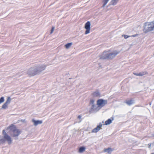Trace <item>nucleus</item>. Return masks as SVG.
Masks as SVG:
<instances>
[{
  "mask_svg": "<svg viewBox=\"0 0 154 154\" xmlns=\"http://www.w3.org/2000/svg\"><path fill=\"white\" fill-rule=\"evenodd\" d=\"M3 134L4 135V139L7 140L9 144H11L12 143V140L11 137L8 135L5 132V130H3Z\"/></svg>",
  "mask_w": 154,
  "mask_h": 154,
  "instance_id": "7",
  "label": "nucleus"
},
{
  "mask_svg": "<svg viewBox=\"0 0 154 154\" xmlns=\"http://www.w3.org/2000/svg\"><path fill=\"white\" fill-rule=\"evenodd\" d=\"M145 72H141L138 73V76H142L146 74Z\"/></svg>",
  "mask_w": 154,
  "mask_h": 154,
  "instance_id": "23",
  "label": "nucleus"
},
{
  "mask_svg": "<svg viewBox=\"0 0 154 154\" xmlns=\"http://www.w3.org/2000/svg\"><path fill=\"white\" fill-rule=\"evenodd\" d=\"M132 36H133V37H135V35H132Z\"/></svg>",
  "mask_w": 154,
  "mask_h": 154,
  "instance_id": "29",
  "label": "nucleus"
},
{
  "mask_svg": "<svg viewBox=\"0 0 154 154\" xmlns=\"http://www.w3.org/2000/svg\"><path fill=\"white\" fill-rule=\"evenodd\" d=\"M8 104L5 103H4V104L2 105V109H6L8 107Z\"/></svg>",
  "mask_w": 154,
  "mask_h": 154,
  "instance_id": "18",
  "label": "nucleus"
},
{
  "mask_svg": "<svg viewBox=\"0 0 154 154\" xmlns=\"http://www.w3.org/2000/svg\"><path fill=\"white\" fill-rule=\"evenodd\" d=\"M154 31V21L144 23L143 31L145 32Z\"/></svg>",
  "mask_w": 154,
  "mask_h": 154,
  "instance_id": "3",
  "label": "nucleus"
},
{
  "mask_svg": "<svg viewBox=\"0 0 154 154\" xmlns=\"http://www.w3.org/2000/svg\"><path fill=\"white\" fill-rule=\"evenodd\" d=\"M32 122L33 123L34 125L35 126H36L39 124H41L42 123V121L35 120L34 119H32Z\"/></svg>",
  "mask_w": 154,
  "mask_h": 154,
  "instance_id": "11",
  "label": "nucleus"
},
{
  "mask_svg": "<svg viewBox=\"0 0 154 154\" xmlns=\"http://www.w3.org/2000/svg\"><path fill=\"white\" fill-rule=\"evenodd\" d=\"M117 0H112L110 2L111 4L113 5H116L117 3Z\"/></svg>",
  "mask_w": 154,
  "mask_h": 154,
  "instance_id": "19",
  "label": "nucleus"
},
{
  "mask_svg": "<svg viewBox=\"0 0 154 154\" xmlns=\"http://www.w3.org/2000/svg\"><path fill=\"white\" fill-rule=\"evenodd\" d=\"M21 121H23V120H21Z\"/></svg>",
  "mask_w": 154,
  "mask_h": 154,
  "instance_id": "30",
  "label": "nucleus"
},
{
  "mask_svg": "<svg viewBox=\"0 0 154 154\" xmlns=\"http://www.w3.org/2000/svg\"><path fill=\"white\" fill-rule=\"evenodd\" d=\"M40 70H36V68L35 66L31 67L27 71V73L30 76H34L38 74Z\"/></svg>",
  "mask_w": 154,
  "mask_h": 154,
  "instance_id": "5",
  "label": "nucleus"
},
{
  "mask_svg": "<svg viewBox=\"0 0 154 154\" xmlns=\"http://www.w3.org/2000/svg\"><path fill=\"white\" fill-rule=\"evenodd\" d=\"M9 130L10 135L13 137H16L15 139L20 134L21 132L19 129L16 128L14 125H12L7 128V130Z\"/></svg>",
  "mask_w": 154,
  "mask_h": 154,
  "instance_id": "2",
  "label": "nucleus"
},
{
  "mask_svg": "<svg viewBox=\"0 0 154 154\" xmlns=\"http://www.w3.org/2000/svg\"><path fill=\"white\" fill-rule=\"evenodd\" d=\"M122 36L124 37L126 39L128 38V37H130L131 36L129 35H122Z\"/></svg>",
  "mask_w": 154,
  "mask_h": 154,
  "instance_id": "25",
  "label": "nucleus"
},
{
  "mask_svg": "<svg viewBox=\"0 0 154 154\" xmlns=\"http://www.w3.org/2000/svg\"><path fill=\"white\" fill-rule=\"evenodd\" d=\"M5 140L2 137H0V144L4 143Z\"/></svg>",
  "mask_w": 154,
  "mask_h": 154,
  "instance_id": "20",
  "label": "nucleus"
},
{
  "mask_svg": "<svg viewBox=\"0 0 154 154\" xmlns=\"http://www.w3.org/2000/svg\"><path fill=\"white\" fill-rule=\"evenodd\" d=\"M102 126V124L101 123H100L99 125H97V127L92 130V133H97V132L101 128Z\"/></svg>",
  "mask_w": 154,
  "mask_h": 154,
  "instance_id": "10",
  "label": "nucleus"
},
{
  "mask_svg": "<svg viewBox=\"0 0 154 154\" xmlns=\"http://www.w3.org/2000/svg\"><path fill=\"white\" fill-rule=\"evenodd\" d=\"M90 104L91 105L90 110V112L91 113L96 112L98 111L100 108L98 105L94 104V100H91L90 101Z\"/></svg>",
  "mask_w": 154,
  "mask_h": 154,
  "instance_id": "4",
  "label": "nucleus"
},
{
  "mask_svg": "<svg viewBox=\"0 0 154 154\" xmlns=\"http://www.w3.org/2000/svg\"><path fill=\"white\" fill-rule=\"evenodd\" d=\"M113 149L110 148H108L107 149H104V151L105 152H107V153L110 154L113 150Z\"/></svg>",
  "mask_w": 154,
  "mask_h": 154,
  "instance_id": "12",
  "label": "nucleus"
},
{
  "mask_svg": "<svg viewBox=\"0 0 154 154\" xmlns=\"http://www.w3.org/2000/svg\"><path fill=\"white\" fill-rule=\"evenodd\" d=\"M90 26L91 23L89 21L87 22L85 24V28L86 29L85 32V34H87L90 32Z\"/></svg>",
  "mask_w": 154,
  "mask_h": 154,
  "instance_id": "8",
  "label": "nucleus"
},
{
  "mask_svg": "<svg viewBox=\"0 0 154 154\" xmlns=\"http://www.w3.org/2000/svg\"><path fill=\"white\" fill-rule=\"evenodd\" d=\"M46 66L45 65H39L35 66V67L36 68V70H40L39 72H38V74L45 69Z\"/></svg>",
  "mask_w": 154,
  "mask_h": 154,
  "instance_id": "9",
  "label": "nucleus"
},
{
  "mask_svg": "<svg viewBox=\"0 0 154 154\" xmlns=\"http://www.w3.org/2000/svg\"><path fill=\"white\" fill-rule=\"evenodd\" d=\"M81 117H82V116H81V115H79L78 117V118L79 119H81Z\"/></svg>",
  "mask_w": 154,
  "mask_h": 154,
  "instance_id": "28",
  "label": "nucleus"
},
{
  "mask_svg": "<svg viewBox=\"0 0 154 154\" xmlns=\"http://www.w3.org/2000/svg\"><path fill=\"white\" fill-rule=\"evenodd\" d=\"M107 103V101L106 100L100 99L97 101V105L100 109Z\"/></svg>",
  "mask_w": 154,
  "mask_h": 154,
  "instance_id": "6",
  "label": "nucleus"
},
{
  "mask_svg": "<svg viewBox=\"0 0 154 154\" xmlns=\"http://www.w3.org/2000/svg\"><path fill=\"white\" fill-rule=\"evenodd\" d=\"M93 95L95 97H98L100 95V93L98 91H96L93 93Z\"/></svg>",
  "mask_w": 154,
  "mask_h": 154,
  "instance_id": "15",
  "label": "nucleus"
},
{
  "mask_svg": "<svg viewBox=\"0 0 154 154\" xmlns=\"http://www.w3.org/2000/svg\"><path fill=\"white\" fill-rule=\"evenodd\" d=\"M119 53L116 51H114L112 53L108 52H104L102 54L99 56L100 59H111L114 58Z\"/></svg>",
  "mask_w": 154,
  "mask_h": 154,
  "instance_id": "1",
  "label": "nucleus"
},
{
  "mask_svg": "<svg viewBox=\"0 0 154 154\" xmlns=\"http://www.w3.org/2000/svg\"><path fill=\"white\" fill-rule=\"evenodd\" d=\"M126 103L128 105L130 106L133 104L134 103V100H130L126 101H125Z\"/></svg>",
  "mask_w": 154,
  "mask_h": 154,
  "instance_id": "14",
  "label": "nucleus"
},
{
  "mask_svg": "<svg viewBox=\"0 0 154 154\" xmlns=\"http://www.w3.org/2000/svg\"><path fill=\"white\" fill-rule=\"evenodd\" d=\"M85 148L84 146H82L79 148V152L80 153L83 152L85 151Z\"/></svg>",
  "mask_w": 154,
  "mask_h": 154,
  "instance_id": "17",
  "label": "nucleus"
},
{
  "mask_svg": "<svg viewBox=\"0 0 154 154\" xmlns=\"http://www.w3.org/2000/svg\"><path fill=\"white\" fill-rule=\"evenodd\" d=\"M72 45V42L66 44L65 45V46L66 49H68Z\"/></svg>",
  "mask_w": 154,
  "mask_h": 154,
  "instance_id": "16",
  "label": "nucleus"
},
{
  "mask_svg": "<svg viewBox=\"0 0 154 154\" xmlns=\"http://www.w3.org/2000/svg\"><path fill=\"white\" fill-rule=\"evenodd\" d=\"M133 74L135 75H136V76H138V73H133Z\"/></svg>",
  "mask_w": 154,
  "mask_h": 154,
  "instance_id": "27",
  "label": "nucleus"
},
{
  "mask_svg": "<svg viewBox=\"0 0 154 154\" xmlns=\"http://www.w3.org/2000/svg\"><path fill=\"white\" fill-rule=\"evenodd\" d=\"M4 97H2L0 98V104L1 103L3 102H4Z\"/></svg>",
  "mask_w": 154,
  "mask_h": 154,
  "instance_id": "24",
  "label": "nucleus"
},
{
  "mask_svg": "<svg viewBox=\"0 0 154 154\" xmlns=\"http://www.w3.org/2000/svg\"><path fill=\"white\" fill-rule=\"evenodd\" d=\"M109 1V0H103V5L102 7H104L106 6Z\"/></svg>",
  "mask_w": 154,
  "mask_h": 154,
  "instance_id": "21",
  "label": "nucleus"
},
{
  "mask_svg": "<svg viewBox=\"0 0 154 154\" xmlns=\"http://www.w3.org/2000/svg\"><path fill=\"white\" fill-rule=\"evenodd\" d=\"M112 120L110 119H109L105 122V125H108L112 123V121L113 120V118L112 117Z\"/></svg>",
  "mask_w": 154,
  "mask_h": 154,
  "instance_id": "13",
  "label": "nucleus"
},
{
  "mask_svg": "<svg viewBox=\"0 0 154 154\" xmlns=\"http://www.w3.org/2000/svg\"><path fill=\"white\" fill-rule=\"evenodd\" d=\"M154 154V153H152V154Z\"/></svg>",
  "mask_w": 154,
  "mask_h": 154,
  "instance_id": "31",
  "label": "nucleus"
},
{
  "mask_svg": "<svg viewBox=\"0 0 154 154\" xmlns=\"http://www.w3.org/2000/svg\"><path fill=\"white\" fill-rule=\"evenodd\" d=\"M11 100V99L10 97H8L7 99V100L6 102H5L6 103L8 104H9Z\"/></svg>",
  "mask_w": 154,
  "mask_h": 154,
  "instance_id": "22",
  "label": "nucleus"
},
{
  "mask_svg": "<svg viewBox=\"0 0 154 154\" xmlns=\"http://www.w3.org/2000/svg\"><path fill=\"white\" fill-rule=\"evenodd\" d=\"M54 27H53L52 28L51 30V31L50 32L51 34H52L54 30Z\"/></svg>",
  "mask_w": 154,
  "mask_h": 154,
  "instance_id": "26",
  "label": "nucleus"
}]
</instances>
